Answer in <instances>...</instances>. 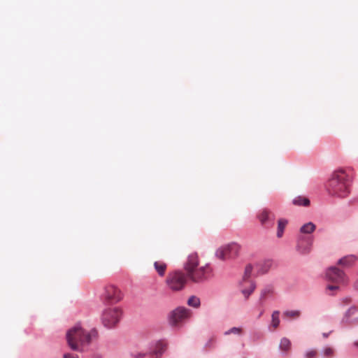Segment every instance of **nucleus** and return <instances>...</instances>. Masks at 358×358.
Returning <instances> with one entry per match:
<instances>
[{
    "label": "nucleus",
    "instance_id": "c85d7f7f",
    "mask_svg": "<svg viewBox=\"0 0 358 358\" xmlns=\"http://www.w3.org/2000/svg\"><path fill=\"white\" fill-rule=\"evenodd\" d=\"M317 355V352L313 349H308L304 353L305 358H314Z\"/></svg>",
    "mask_w": 358,
    "mask_h": 358
},
{
    "label": "nucleus",
    "instance_id": "7c9ffc66",
    "mask_svg": "<svg viewBox=\"0 0 358 358\" xmlns=\"http://www.w3.org/2000/svg\"><path fill=\"white\" fill-rule=\"evenodd\" d=\"M286 225H278L277 237L281 238L283 235Z\"/></svg>",
    "mask_w": 358,
    "mask_h": 358
},
{
    "label": "nucleus",
    "instance_id": "39448f33",
    "mask_svg": "<svg viewBox=\"0 0 358 358\" xmlns=\"http://www.w3.org/2000/svg\"><path fill=\"white\" fill-rule=\"evenodd\" d=\"M212 272L210 264L207 263L204 266L194 269L187 274V276L194 283L203 284L210 278Z\"/></svg>",
    "mask_w": 358,
    "mask_h": 358
},
{
    "label": "nucleus",
    "instance_id": "79ce46f5",
    "mask_svg": "<svg viewBox=\"0 0 358 358\" xmlns=\"http://www.w3.org/2000/svg\"><path fill=\"white\" fill-rule=\"evenodd\" d=\"M95 358H101V357H95Z\"/></svg>",
    "mask_w": 358,
    "mask_h": 358
},
{
    "label": "nucleus",
    "instance_id": "7ed1b4c3",
    "mask_svg": "<svg viewBox=\"0 0 358 358\" xmlns=\"http://www.w3.org/2000/svg\"><path fill=\"white\" fill-rule=\"evenodd\" d=\"M190 310L184 306H178L168 315V322L173 328H180L189 317Z\"/></svg>",
    "mask_w": 358,
    "mask_h": 358
},
{
    "label": "nucleus",
    "instance_id": "a19ab883",
    "mask_svg": "<svg viewBox=\"0 0 358 358\" xmlns=\"http://www.w3.org/2000/svg\"><path fill=\"white\" fill-rule=\"evenodd\" d=\"M264 313V310H262L260 313H259V317H261Z\"/></svg>",
    "mask_w": 358,
    "mask_h": 358
},
{
    "label": "nucleus",
    "instance_id": "ea45409f",
    "mask_svg": "<svg viewBox=\"0 0 358 358\" xmlns=\"http://www.w3.org/2000/svg\"><path fill=\"white\" fill-rule=\"evenodd\" d=\"M353 345H354V346L358 348V341H355Z\"/></svg>",
    "mask_w": 358,
    "mask_h": 358
},
{
    "label": "nucleus",
    "instance_id": "f704fd0d",
    "mask_svg": "<svg viewBox=\"0 0 358 358\" xmlns=\"http://www.w3.org/2000/svg\"><path fill=\"white\" fill-rule=\"evenodd\" d=\"M350 299L349 298H344L342 300V304L344 306L345 304H348L350 302Z\"/></svg>",
    "mask_w": 358,
    "mask_h": 358
},
{
    "label": "nucleus",
    "instance_id": "9d476101",
    "mask_svg": "<svg viewBox=\"0 0 358 358\" xmlns=\"http://www.w3.org/2000/svg\"><path fill=\"white\" fill-rule=\"evenodd\" d=\"M102 296L108 303H116L122 299V294L114 286H108L105 288Z\"/></svg>",
    "mask_w": 358,
    "mask_h": 358
},
{
    "label": "nucleus",
    "instance_id": "f03ea898",
    "mask_svg": "<svg viewBox=\"0 0 358 358\" xmlns=\"http://www.w3.org/2000/svg\"><path fill=\"white\" fill-rule=\"evenodd\" d=\"M66 341L72 350L80 351L78 344L89 345L93 339L98 337V331L95 328L89 332L85 331L80 324H76L66 332Z\"/></svg>",
    "mask_w": 358,
    "mask_h": 358
},
{
    "label": "nucleus",
    "instance_id": "20e7f679",
    "mask_svg": "<svg viewBox=\"0 0 358 358\" xmlns=\"http://www.w3.org/2000/svg\"><path fill=\"white\" fill-rule=\"evenodd\" d=\"M240 252V245L234 242L222 245L217 248L215 256L222 261L236 259Z\"/></svg>",
    "mask_w": 358,
    "mask_h": 358
},
{
    "label": "nucleus",
    "instance_id": "f8f14e48",
    "mask_svg": "<svg viewBox=\"0 0 358 358\" xmlns=\"http://www.w3.org/2000/svg\"><path fill=\"white\" fill-rule=\"evenodd\" d=\"M166 343L162 340L152 341L149 345V353L159 358L166 350Z\"/></svg>",
    "mask_w": 358,
    "mask_h": 358
},
{
    "label": "nucleus",
    "instance_id": "f257e3e1",
    "mask_svg": "<svg viewBox=\"0 0 358 358\" xmlns=\"http://www.w3.org/2000/svg\"><path fill=\"white\" fill-rule=\"evenodd\" d=\"M349 177L343 169H338L332 173L327 184V190L333 196L345 198L350 193Z\"/></svg>",
    "mask_w": 358,
    "mask_h": 358
},
{
    "label": "nucleus",
    "instance_id": "1a4fd4ad",
    "mask_svg": "<svg viewBox=\"0 0 358 358\" xmlns=\"http://www.w3.org/2000/svg\"><path fill=\"white\" fill-rule=\"evenodd\" d=\"M326 278L336 283H345L348 278L345 272L336 266L329 267L325 272Z\"/></svg>",
    "mask_w": 358,
    "mask_h": 358
},
{
    "label": "nucleus",
    "instance_id": "5701e85b",
    "mask_svg": "<svg viewBox=\"0 0 358 358\" xmlns=\"http://www.w3.org/2000/svg\"><path fill=\"white\" fill-rule=\"evenodd\" d=\"M187 305L189 306L197 308L201 305L200 299L194 295L191 296L187 300Z\"/></svg>",
    "mask_w": 358,
    "mask_h": 358
},
{
    "label": "nucleus",
    "instance_id": "393cba45",
    "mask_svg": "<svg viewBox=\"0 0 358 358\" xmlns=\"http://www.w3.org/2000/svg\"><path fill=\"white\" fill-rule=\"evenodd\" d=\"M154 266L160 276H163L164 275L165 269L166 268V265L164 263L155 262L154 263Z\"/></svg>",
    "mask_w": 358,
    "mask_h": 358
},
{
    "label": "nucleus",
    "instance_id": "f3484780",
    "mask_svg": "<svg viewBox=\"0 0 358 358\" xmlns=\"http://www.w3.org/2000/svg\"><path fill=\"white\" fill-rule=\"evenodd\" d=\"M336 350L329 345L324 346L320 350L322 358H334L335 357Z\"/></svg>",
    "mask_w": 358,
    "mask_h": 358
},
{
    "label": "nucleus",
    "instance_id": "4be33fe9",
    "mask_svg": "<svg viewBox=\"0 0 358 358\" xmlns=\"http://www.w3.org/2000/svg\"><path fill=\"white\" fill-rule=\"evenodd\" d=\"M252 264H248L245 268L244 275L243 277V280L241 282V286H245V283L247 282V280L250 278L252 271Z\"/></svg>",
    "mask_w": 358,
    "mask_h": 358
},
{
    "label": "nucleus",
    "instance_id": "c756f323",
    "mask_svg": "<svg viewBox=\"0 0 358 358\" xmlns=\"http://www.w3.org/2000/svg\"><path fill=\"white\" fill-rule=\"evenodd\" d=\"M215 341L214 338H210L205 343L204 348L213 349V348H215Z\"/></svg>",
    "mask_w": 358,
    "mask_h": 358
},
{
    "label": "nucleus",
    "instance_id": "4c0bfd02",
    "mask_svg": "<svg viewBox=\"0 0 358 358\" xmlns=\"http://www.w3.org/2000/svg\"><path fill=\"white\" fill-rule=\"evenodd\" d=\"M331 332H328V333H323L322 334V336L324 338H327L329 336V335L330 334Z\"/></svg>",
    "mask_w": 358,
    "mask_h": 358
},
{
    "label": "nucleus",
    "instance_id": "ddd939ff",
    "mask_svg": "<svg viewBox=\"0 0 358 358\" xmlns=\"http://www.w3.org/2000/svg\"><path fill=\"white\" fill-rule=\"evenodd\" d=\"M199 257L196 253H192L189 255L187 262L184 264V268L187 272V274L199 266Z\"/></svg>",
    "mask_w": 358,
    "mask_h": 358
},
{
    "label": "nucleus",
    "instance_id": "e433bc0d",
    "mask_svg": "<svg viewBox=\"0 0 358 358\" xmlns=\"http://www.w3.org/2000/svg\"><path fill=\"white\" fill-rule=\"evenodd\" d=\"M354 287L355 289L358 290V279L355 281L354 284Z\"/></svg>",
    "mask_w": 358,
    "mask_h": 358
},
{
    "label": "nucleus",
    "instance_id": "4468645a",
    "mask_svg": "<svg viewBox=\"0 0 358 358\" xmlns=\"http://www.w3.org/2000/svg\"><path fill=\"white\" fill-rule=\"evenodd\" d=\"M273 261L272 259H264L259 261L256 264L257 272L259 275L266 273L273 266Z\"/></svg>",
    "mask_w": 358,
    "mask_h": 358
},
{
    "label": "nucleus",
    "instance_id": "0eeeda50",
    "mask_svg": "<svg viewBox=\"0 0 358 358\" xmlns=\"http://www.w3.org/2000/svg\"><path fill=\"white\" fill-rule=\"evenodd\" d=\"M187 277L183 273L176 271L170 273L166 278V284L173 291L181 290L187 281Z\"/></svg>",
    "mask_w": 358,
    "mask_h": 358
},
{
    "label": "nucleus",
    "instance_id": "dca6fc26",
    "mask_svg": "<svg viewBox=\"0 0 358 358\" xmlns=\"http://www.w3.org/2000/svg\"><path fill=\"white\" fill-rule=\"evenodd\" d=\"M273 215L269 210L264 209L259 212L258 219L262 223L273 221Z\"/></svg>",
    "mask_w": 358,
    "mask_h": 358
},
{
    "label": "nucleus",
    "instance_id": "aec40b11",
    "mask_svg": "<svg viewBox=\"0 0 358 358\" xmlns=\"http://www.w3.org/2000/svg\"><path fill=\"white\" fill-rule=\"evenodd\" d=\"M292 203L295 206H308L310 204V201L307 197L298 196L293 199Z\"/></svg>",
    "mask_w": 358,
    "mask_h": 358
},
{
    "label": "nucleus",
    "instance_id": "c9c22d12",
    "mask_svg": "<svg viewBox=\"0 0 358 358\" xmlns=\"http://www.w3.org/2000/svg\"><path fill=\"white\" fill-rule=\"evenodd\" d=\"M288 222L287 220H283V219H280L278 221V224H287Z\"/></svg>",
    "mask_w": 358,
    "mask_h": 358
},
{
    "label": "nucleus",
    "instance_id": "a211bd4d",
    "mask_svg": "<svg viewBox=\"0 0 358 358\" xmlns=\"http://www.w3.org/2000/svg\"><path fill=\"white\" fill-rule=\"evenodd\" d=\"M316 225H301L299 229V234L303 236H311V234L315 230Z\"/></svg>",
    "mask_w": 358,
    "mask_h": 358
},
{
    "label": "nucleus",
    "instance_id": "72a5a7b5",
    "mask_svg": "<svg viewBox=\"0 0 358 358\" xmlns=\"http://www.w3.org/2000/svg\"><path fill=\"white\" fill-rule=\"evenodd\" d=\"M339 287L338 285H327V289H329V290H337L338 289Z\"/></svg>",
    "mask_w": 358,
    "mask_h": 358
},
{
    "label": "nucleus",
    "instance_id": "bb28decb",
    "mask_svg": "<svg viewBox=\"0 0 358 358\" xmlns=\"http://www.w3.org/2000/svg\"><path fill=\"white\" fill-rule=\"evenodd\" d=\"M243 329L241 327H233L224 332V336H229L230 334H235L241 336L242 334Z\"/></svg>",
    "mask_w": 358,
    "mask_h": 358
},
{
    "label": "nucleus",
    "instance_id": "2eb2a0df",
    "mask_svg": "<svg viewBox=\"0 0 358 358\" xmlns=\"http://www.w3.org/2000/svg\"><path fill=\"white\" fill-rule=\"evenodd\" d=\"M357 260L358 257L357 255H348L339 259L337 262V264L344 268H350L353 266Z\"/></svg>",
    "mask_w": 358,
    "mask_h": 358
},
{
    "label": "nucleus",
    "instance_id": "9b49d317",
    "mask_svg": "<svg viewBox=\"0 0 358 358\" xmlns=\"http://www.w3.org/2000/svg\"><path fill=\"white\" fill-rule=\"evenodd\" d=\"M358 322V307L351 306L344 313L341 322L346 324H352Z\"/></svg>",
    "mask_w": 358,
    "mask_h": 358
},
{
    "label": "nucleus",
    "instance_id": "6e6552de",
    "mask_svg": "<svg viewBox=\"0 0 358 358\" xmlns=\"http://www.w3.org/2000/svg\"><path fill=\"white\" fill-rule=\"evenodd\" d=\"M312 245V236L299 235L296 240V251L301 255H307L311 251Z\"/></svg>",
    "mask_w": 358,
    "mask_h": 358
},
{
    "label": "nucleus",
    "instance_id": "2f4dec72",
    "mask_svg": "<svg viewBox=\"0 0 358 358\" xmlns=\"http://www.w3.org/2000/svg\"><path fill=\"white\" fill-rule=\"evenodd\" d=\"M146 353H143V352H137V353H134V352H129V355L131 357H134V358H144L145 356H146Z\"/></svg>",
    "mask_w": 358,
    "mask_h": 358
},
{
    "label": "nucleus",
    "instance_id": "412c9836",
    "mask_svg": "<svg viewBox=\"0 0 358 358\" xmlns=\"http://www.w3.org/2000/svg\"><path fill=\"white\" fill-rule=\"evenodd\" d=\"M290 346L291 342L287 338L283 337L281 338L279 345V349L282 352V353H286L289 349Z\"/></svg>",
    "mask_w": 358,
    "mask_h": 358
},
{
    "label": "nucleus",
    "instance_id": "6ab92c4d",
    "mask_svg": "<svg viewBox=\"0 0 358 358\" xmlns=\"http://www.w3.org/2000/svg\"><path fill=\"white\" fill-rule=\"evenodd\" d=\"M249 284L250 285L248 288L243 287V289H241V293L243 294L245 299H248L256 288V284L254 281H249Z\"/></svg>",
    "mask_w": 358,
    "mask_h": 358
},
{
    "label": "nucleus",
    "instance_id": "58836bf2",
    "mask_svg": "<svg viewBox=\"0 0 358 358\" xmlns=\"http://www.w3.org/2000/svg\"><path fill=\"white\" fill-rule=\"evenodd\" d=\"M254 337H255L257 339H259L260 338V335L258 333L254 334Z\"/></svg>",
    "mask_w": 358,
    "mask_h": 358
},
{
    "label": "nucleus",
    "instance_id": "473e14b6",
    "mask_svg": "<svg viewBox=\"0 0 358 358\" xmlns=\"http://www.w3.org/2000/svg\"><path fill=\"white\" fill-rule=\"evenodd\" d=\"M63 358H78V356L71 353H66L64 354Z\"/></svg>",
    "mask_w": 358,
    "mask_h": 358
},
{
    "label": "nucleus",
    "instance_id": "b1692460",
    "mask_svg": "<svg viewBox=\"0 0 358 358\" xmlns=\"http://www.w3.org/2000/svg\"><path fill=\"white\" fill-rule=\"evenodd\" d=\"M272 292V287L270 286L266 287L261 291V294L258 301L259 306H262L264 305L263 299H264L266 294H271Z\"/></svg>",
    "mask_w": 358,
    "mask_h": 358
},
{
    "label": "nucleus",
    "instance_id": "a878e982",
    "mask_svg": "<svg viewBox=\"0 0 358 358\" xmlns=\"http://www.w3.org/2000/svg\"><path fill=\"white\" fill-rule=\"evenodd\" d=\"M280 311L274 310L271 315V325L273 328H277L280 324L279 318Z\"/></svg>",
    "mask_w": 358,
    "mask_h": 358
},
{
    "label": "nucleus",
    "instance_id": "cd10ccee",
    "mask_svg": "<svg viewBox=\"0 0 358 358\" xmlns=\"http://www.w3.org/2000/svg\"><path fill=\"white\" fill-rule=\"evenodd\" d=\"M283 314L285 316H287V317H298L301 315V311L299 310H287L284 311Z\"/></svg>",
    "mask_w": 358,
    "mask_h": 358
},
{
    "label": "nucleus",
    "instance_id": "423d86ee",
    "mask_svg": "<svg viewBox=\"0 0 358 358\" xmlns=\"http://www.w3.org/2000/svg\"><path fill=\"white\" fill-rule=\"evenodd\" d=\"M122 315V310L119 308H107L102 313L101 321L106 328L112 329L120 322Z\"/></svg>",
    "mask_w": 358,
    "mask_h": 358
}]
</instances>
